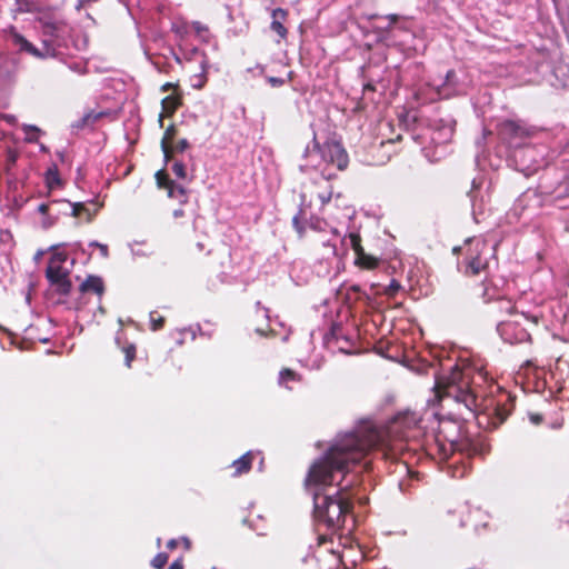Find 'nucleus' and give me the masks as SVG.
<instances>
[{
  "instance_id": "obj_1",
  "label": "nucleus",
  "mask_w": 569,
  "mask_h": 569,
  "mask_svg": "<svg viewBox=\"0 0 569 569\" xmlns=\"http://www.w3.org/2000/svg\"><path fill=\"white\" fill-rule=\"evenodd\" d=\"M420 416L405 410L398 412L386 425L373 421L361 422L353 431L339 436L326 453L309 468L307 490L313 500V519L332 532L353 527L352 502L348 488L342 485L351 465L362 462L368 469L372 450L381 458L395 459L405 455L403 441L417 439L420 435Z\"/></svg>"
},
{
  "instance_id": "obj_2",
  "label": "nucleus",
  "mask_w": 569,
  "mask_h": 569,
  "mask_svg": "<svg viewBox=\"0 0 569 569\" xmlns=\"http://www.w3.org/2000/svg\"><path fill=\"white\" fill-rule=\"evenodd\" d=\"M471 370H461L457 365L450 368L446 376L437 378L435 390L439 400L455 401L473 415L479 427L485 429L498 428L510 413L505 406L490 401L480 410L479 398L471 388Z\"/></svg>"
},
{
  "instance_id": "obj_3",
  "label": "nucleus",
  "mask_w": 569,
  "mask_h": 569,
  "mask_svg": "<svg viewBox=\"0 0 569 569\" xmlns=\"http://www.w3.org/2000/svg\"><path fill=\"white\" fill-rule=\"evenodd\" d=\"M68 257L64 252L54 251L46 269V277L56 292L68 296L71 291L72 283L70 280V268H66Z\"/></svg>"
},
{
  "instance_id": "obj_4",
  "label": "nucleus",
  "mask_w": 569,
  "mask_h": 569,
  "mask_svg": "<svg viewBox=\"0 0 569 569\" xmlns=\"http://www.w3.org/2000/svg\"><path fill=\"white\" fill-rule=\"evenodd\" d=\"M543 130L528 124L523 120L506 119L497 124V132L501 139H532L539 138Z\"/></svg>"
},
{
  "instance_id": "obj_5",
  "label": "nucleus",
  "mask_w": 569,
  "mask_h": 569,
  "mask_svg": "<svg viewBox=\"0 0 569 569\" xmlns=\"http://www.w3.org/2000/svg\"><path fill=\"white\" fill-rule=\"evenodd\" d=\"M307 154L321 158L323 162L336 166L339 170L347 168L349 158L342 144H312L307 147Z\"/></svg>"
},
{
  "instance_id": "obj_6",
  "label": "nucleus",
  "mask_w": 569,
  "mask_h": 569,
  "mask_svg": "<svg viewBox=\"0 0 569 569\" xmlns=\"http://www.w3.org/2000/svg\"><path fill=\"white\" fill-rule=\"evenodd\" d=\"M307 154L321 158L323 162L336 166L339 170L347 168L349 158L342 144H312L307 147Z\"/></svg>"
},
{
  "instance_id": "obj_7",
  "label": "nucleus",
  "mask_w": 569,
  "mask_h": 569,
  "mask_svg": "<svg viewBox=\"0 0 569 569\" xmlns=\"http://www.w3.org/2000/svg\"><path fill=\"white\" fill-rule=\"evenodd\" d=\"M467 244L472 246L469 248L467 258H466V270L467 274L477 276L480 274L488 268V259L487 257H482L485 251L493 250L495 247L489 248L488 243L485 240H475L468 239L466 241Z\"/></svg>"
},
{
  "instance_id": "obj_8",
  "label": "nucleus",
  "mask_w": 569,
  "mask_h": 569,
  "mask_svg": "<svg viewBox=\"0 0 569 569\" xmlns=\"http://www.w3.org/2000/svg\"><path fill=\"white\" fill-rule=\"evenodd\" d=\"M391 147L392 144H357L355 154L363 164L382 166L392 156Z\"/></svg>"
},
{
  "instance_id": "obj_9",
  "label": "nucleus",
  "mask_w": 569,
  "mask_h": 569,
  "mask_svg": "<svg viewBox=\"0 0 569 569\" xmlns=\"http://www.w3.org/2000/svg\"><path fill=\"white\" fill-rule=\"evenodd\" d=\"M513 320H502L497 325V331L505 342L510 345L530 340L528 330L521 325L520 319L530 320L523 313L516 316Z\"/></svg>"
},
{
  "instance_id": "obj_10",
  "label": "nucleus",
  "mask_w": 569,
  "mask_h": 569,
  "mask_svg": "<svg viewBox=\"0 0 569 569\" xmlns=\"http://www.w3.org/2000/svg\"><path fill=\"white\" fill-rule=\"evenodd\" d=\"M462 93L456 71L450 69L447 71L441 83L433 86V94L431 97H422L426 101H437L440 99H450Z\"/></svg>"
},
{
  "instance_id": "obj_11",
  "label": "nucleus",
  "mask_w": 569,
  "mask_h": 569,
  "mask_svg": "<svg viewBox=\"0 0 569 569\" xmlns=\"http://www.w3.org/2000/svg\"><path fill=\"white\" fill-rule=\"evenodd\" d=\"M9 40L17 48L19 52L28 53L38 59H46L48 57L54 56V49L44 42L42 49L33 46L29 40H27L22 34L12 29L9 33Z\"/></svg>"
},
{
  "instance_id": "obj_12",
  "label": "nucleus",
  "mask_w": 569,
  "mask_h": 569,
  "mask_svg": "<svg viewBox=\"0 0 569 569\" xmlns=\"http://www.w3.org/2000/svg\"><path fill=\"white\" fill-rule=\"evenodd\" d=\"M460 450L466 451L468 456L485 457L490 452V443L483 436L467 438L461 445Z\"/></svg>"
},
{
  "instance_id": "obj_13",
  "label": "nucleus",
  "mask_w": 569,
  "mask_h": 569,
  "mask_svg": "<svg viewBox=\"0 0 569 569\" xmlns=\"http://www.w3.org/2000/svg\"><path fill=\"white\" fill-rule=\"evenodd\" d=\"M111 114L110 110H89L78 121L73 122L71 128L72 130L91 129L99 120Z\"/></svg>"
},
{
  "instance_id": "obj_14",
  "label": "nucleus",
  "mask_w": 569,
  "mask_h": 569,
  "mask_svg": "<svg viewBox=\"0 0 569 569\" xmlns=\"http://www.w3.org/2000/svg\"><path fill=\"white\" fill-rule=\"evenodd\" d=\"M420 152L430 163L437 162L448 154L447 144H423Z\"/></svg>"
},
{
  "instance_id": "obj_15",
  "label": "nucleus",
  "mask_w": 569,
  "mask_h": 569,
  "mask_svg": "<svg viewBox=\"0 0 569 569\" xmlns=\"http://www.w3.org/2000/svg\"><path fill=\"white\" fill-rule=\"evenodd\" d=\"M271 16H272V21L270 24V29L273 32H276L280 39H284L288 33L286 27L283 26V21L287 18V11L281 8H277V9L272 10Z\"/></svg>"
},
{
  "instance_id": "obj_16",
  "label": "nucleus",
  "mask_w": 569,
  "mask_h": 569,
  "mask_svg": "<svg viewBox=\"0 0 569 569\" xmlns=\"http://www.w3.org/2000/svg\"><path fill=\"white\" fill-rule=\"evenodd\" d=\"M47 0H14L16 13H33L40 11Z\"/></svg>"
},
{
  "instance_id": "obj_17",
  "label": "nucleus",
  "mask_w": 569,
  "mask_h": 569,
  "mask_svg": "<svg viewBox=\"0 0 569 569\" xmlns=\"http://www.w3.org/2000/svg\"><path fill=\"white\" fill-rule=\"evenodd\" d=\"M436 128L439 131L440 137L445 140L443 142H448L455 132L456 120L452 117L441 118L437 122Z\"/></svg>"
},
{
  "instance_id": "obj_18",
  "label": "nucleus",
  "mask_w": 569,
  "mask_h": 569,
  "mask_svg": "<svg viewBox=\"0 0 569 569\" xmlns=\"http://www.w3.org/2000/svg\"><path fill=\"white\" fill-rule=\"evenodd\" d=\"M82 292H94L101 296L104 291V284L100 277L89 276L80 286Z\"/></svg>"
},
{
  "instance_id": "obj_19",
  "label": "nucleus",
  "mask_w": 569,
  "mask_h": 569,
  "mask_svg": "<svg viewBox=\"0 0 569 569\" xmlns=\"http://www.w3.org/2000/svg\"><path fill=\"white\" fill-rule=\"evenodd\" d=\"M252 463V453L249 451L234 460L231 467L234 469L233 476H240L250 470Z\"/></svg>"
},
{
  "instance_id": "obj_20",
  "label": "nucleus",
  "mask_w": 569,
  "mask_h": 569,
  "mask_svg": "<svg viewBox=\"0 0 569 569\" xmlns=\"http://www.w3.org/2000/svg\"><path fill=\"white\" fill-rule=\"evenodd\" d=\"M156 180L159 188L168 190L169 197H174L176 184L171 181L163 170H159L156 173Z\"/></svg>"
},
{
  "instance_id": "obj_21",
  "label": "nucleus",
  "mask_w": 569,
  "mask_h": 569,
  "mask_svg": "<svg viewBox=\"0 0 569 569\" xmlns=\"http://www.w3.org/2000/svg\"><path fill=\"white\" fill-rule=\"evenodd\" d=\"M46 181L50 189L60 186L61 180L59 177L58 162H53L46 172Z\"/></svg>"
},
{
  "instance_id": "obj_22",
  "label": "nucleus",
  "mask_w": 569,
  "mask_h": 569,
  "mask_svg": "<svg viewBox=\"0 0 569 569\" xmlns=\"http://www.w3.org/2000/svg\"><path fill=\"white\" fill-rule=\"evenodd\" d=\"M433 86H437V83L428 82L426 86H422L417 89L415 92V99L419 104H426L431 103L432 101H425L421 97H431L433 94Z\"/></svg>"
},
{
  "instance_id": "obj_23",
  "label": "nucleus",
  "mask_w": 569,
  "mask_h": 569,
  "mask_svg": "<svg viewBox=\"0 0 569 569\" xmlns=\"http://www.w3.org/2000/svg\"><path fill=\"white\" fill-rule=\"evenodd\" d=\"M199 62H200L201 72L198 74H194L192 77V87L196 89H201L207 81L206 72H207L208 62H207V60H201Z\"/></svg>"
},
{
  "instance_id": "obj_24",
  "label": "nucleus",
  "mask_w": 569,
  "mask_h": 569,
  "mask_svg": "<svg viewBox=\"0 0 569 569\" xmlns=\"http://www.w3.org/2000/svg\"><path fill=\"white\" fill-rule=\"evenodd\" d=\"M26 138L23 142L30 143L39 140L44 133L36 126H23Z\"/></svg>"
},
{
  "instance_id": "obj_25",
  "label": "nucleus",
  "mask_w": 569,
  "mask_h": 569,
  "mask_svg": "<svg viewBox=\"0 0 569 569\" xmlns=\"http://www.w3.org/2000/svg\"><path fill=\"white\" fill-rule=\"evenodd\" d=\"M298 379V375L290 370V369H283L279 373V385L286 386L288 381H296Z\"/></svg>"
},
{
  "instance_id": "obj_26",
  "label": "nucleus",
  "mask_w": 569,
  "mask_h": 569,
  "mask_svg": "<svg viewBox=\"0 0 569 569\" xmlns=\"http://www.w3.org/2000/svg\"><path fill=\"white\" fill-rule=\"evenodd\" d=\"M19 157V152L14 148H7L6 151V167L7 170H10L12 166H14L17 159Z\"/></svg>"
},
{
  "instance_id": "obj_27",
  "label": "nucleus",
  "mask_w": 569,
  "mask_h": 569,
  "mask_svg": "<svg viewBox=\"0 0 569 569\" xmlns=\"http://www.w3.org/2000/svg\"><path fill=\"white\" fill-rule=\"evenodd\" d=\"M122 350H123V352L126 355V366L128 368H130L131 367V362H132V360L136 357V347H134V345L130 343V345L123 347Z\"/></svg>"
},
{
  "instance_id": "obj_28",
  "label": "nucleus",
  "mask_w": 569,
  "mask_h": 569,
  "mask_svg": "<svg viewBox=\"0 0 569 569\" xmlns=\"http://www.w3.org/2000/svg\"><path fill=\"white\" fill-rule=\"evenodd\" d=\"M168 561V555L164 552L158 553L151 561V565L156 569H162Z\"/></svg>"
},
{
  "instance_id": "obj_29",
  "label": "nucleus",
  "mask_w": 569,
  "mask_h": 569,
  "mask_svg": "<svg viewBox=\"0 0 569 569\" xmlns=\"http://www.w3.org/2000/svg\"><path fill=\"white\" fill-rule=\"evenodd\" d=\"M481 182L478 181V179H473L472 180V188L471 190L469 191V197H470V200L472 202V210H473V214H476V210H477V194H476V189H478L480 187Z\"/></svg>"
},
{
  "instance_id": "obj_30",
  "label": "nucleus",
  "mask_w": 569,
  "mask_h": 569,
  "mask_svg": "<svg viewBox=\"0 0 569 569\" xmlns=\"http://www.w3.org/2000/svg\"><path fill=\"white\" fill-rule=\"evenodd\" d=\"M359 261L362 267L368 268V269H373L378 264V261L376 258H372V257H369L366 254H361L359 257Z\"/></svg>"
},
{
  "instance_id": "obj_31",
  "label": "nucleus",
  "mask_w": 569,
  "mask_h": 569,
  "mask_svg": "<svg viewBox=\"0 0 569 569\" xmlns=\"http://www.w3.org/2000/svg\"><path fill=\"white\" fill-rule=\"evenodd\" d=\"M68 204L72 209L73 217H79L82 212H88V208L82 202H74V203L68 202Z\"/></svg>"
},
{
  "instance_id": "obj_32",
  "label": "nucleus",
  "mask_w": 569,
  "mask_h": 569,
  "mask_svg": "<svg viewBox=\"0 0 569 569\" xmlns=\"http://www.w3.org/2000/svg\"><path fill=\"white\" fill-rule=\"evenodd\" d=\"M397 470L399 472H402V471L407 472L410 476V478L417 477V473L410 468V463L407 460H402L401 462H399L397 465Z\"/></svg>"
},
{
  "instance_id": "obj_33",
  "label": "nucleus",
  "mask_w": 569,
  "mask_h": 569,
  "mask_svg": "<svg viewBox=\"0 0 569 569\" xmlns=\"http://www.w3.org/2000/svg\"><path fill=\"white\" fill-rule=\"evenodd\" d=\"M349 240H350V244L353 248V250L359 253V251L362 250V248L360 246V237H359V234L350 233L349 234Z\"/></svg>"
},
{
  "instance_id": "obj_34",
  "label": "nucleus",
  "mask_w": 569,
  "mask_h": 569,
  "mask_svg": "<svg viewBox=\"0 0 569 569\" xmlns=\"http://www.w3.org/2000/svg\"><path fill=\"white\" fill-rule=\"evenodd\" d=\"M172 171L180 179L186 177V168L182 162H174L172 166Z\"/></svg>"
},
{
  "instance_id": "obj_35",
  "label": "nucleus",
  "mask_w": 569,
  "mask_h": 569,
  "mask_svg": "<svg viewBox=\"0 0 569 569\" xmlns=\"http://www.w3.org/2000/svg\"><path fill=\"white\" fill-rule=\"evenodd\" d=\"M400 289V283L397 280H391L385 289V293L392 297Z\"/></svg>"
},
{
  "instance_id": "obj_36",
  "label": "nucleus",
  "mask_w": 569,
  "mask_h": 569,
  "mask_svg": "<svg viewBox=\"0 0 569 569\" xmlns=\"http://www.w3.org/2000/svg\"><path fill=\"white\" fill-rule=\"evenodd\" d=\"M267 81L273 88H279L286 83V80L279 77H268Z\"/></svg>"
},
{
  "instance_id": "obj_37",
  "label": "nucleus",
  "mask_w": 569,
  "mask_h": 569,
  "mask_svg": "<svg viewBox=\"0 0 569 569\" xmlns=\"http://www.w3.org/2000/svg\"><path fill=\"white\" fill-rule=\"evenodd\" d=\"M198 58H200V61L207 60L204 53L201 52L198 48H193L192 50H190V52L188 54V59L191 60V59H198Z\"/></svg>"
},
{
  "instance_id": "obj_38",
  "label": "nucleus",
  "mask_w": 569,
  "mask_h": 569,
  "mask_svg": "<svg viewBox=\"0 0 569 569\" xmlns=\"http://www.w3.org/2000/svg\"><path fill=\"white\" fill-rule=\"evenodd\" d=\"M456 446L453 443H450L449 445V448L447 449L445 445H438L437 448L439 449L440 451V455H441V458L442 459H447L448 458V452L450 450H452Z\"/></svg>"
},
{
  "instance_id": "obj_39",
  "label": "nucleus",
  "mask_w": 569,
  "mask_h": 569,
  "mask_svg": "<svg viewBox=\"0 0 569 569\" xmlns=\"http://www.w3.org/2000/svg\"><path fill=\"white\" fill-rule=\"evenodd\" d=\"M173 146L174 144H167V143L161 144V150H162V153H163V157L166 160H168L170 158L171 153L173 152Z\"/></svg>"
},
{
  "instance_id": "obj_40",
  "label": "nucleus",
  "mask_w": 569,
  "mask_h": 569,
  "mask_svg": "<svg viewBox=\"0 0 569 569\" xmlns=\"http://www.w3.org/2000/svg\"><path fill=\"white\" fill-rule=\"evenodd\" d=\"M163 322H164V319L162 317H160L158 319H154L153 317H151V329L153 331L159 330L160 328H162Z\"/></svg>"
},
{
  "instance_id": "obj_41",
  "label": "nucleus",
  "mask_w": 569,
  "mask_h": 569,
  "mask_svg": "<svg viewBox=\"0 0 569 569\" xmlns=\"http://www.w3.org/2000/svg\"><path fill=\"white\" fill-rule=\"evenodd\" d=\"M133 257H149L150 252L142 249H136L133 244H129Z\"/></svg>"
},
{
  "instance_id": "obj_42",
  "label": "nucleus",
  "mask_w": 569,
  "mask_h": 569,
  "mask_svg": "<svg viewBox=\"0 0 569 569\" xmlns=\"http://www.w3.org/2000/svg\"><path fill=\"white\" fill-rule=\"evenodd\" d=\"M467 473V468L465 466L462 467H456L452 471V477L455 478H462Z\"/></svg>"
},
{
  "instance_id": "obj_43",
  "label": "nucleus",
  "mask_w": 569,
  "mask_h": 569,
  "mask_svg": "<svg viewBox=\"0 0 569 569\" xmlns=\"http://www.w3.org/2000/svg\"><path fill=\"white\" fill-rule=\"evenodd\" d=\"M57 158L61 164L69 163L68 154L64 151L57 152Z\"/></svg>"
},
{
  "instance_id": "obj_44",
  "label": "nucleus",
  "mask_w": 569,
  "mask_h": 569,
  "mask_svg": "<svg viewBox=\"0 0 569 569\" xmlns=\"http://www.w3.org/2000/svg\"><path fill=\"white\" fill-rule=\"evenodd\" d=\"M323 246L326 248H328L330 254H332V256L337 254L336 244L331 240L323 241Z\"/></svg>"
},
{
  "instance_id": "obj_45",
  "label": "nucleus",
  "mask_w": 569,
  "mask_h": 569,
  "mask_svg": "<svg viewBox=\"0 0 569 569\" xmlns=\"http://www.w3.org/2000/svg\"><path fill=\"white\" fill-rule=\"evenodd\" d=\"M386 19L390 21L389 26L386 28V31L390 32L392 30L391 26L399 20V17L397 14H389L386 17Z\"/></svg>"
},
{
  "instance_id": "obj_46",
  "label": "nucleus",
  "mask_w": 569,
  "mask_h": 569,
  "mask_svg": "<svg viewBox=\"0 0 569 569\" xmlns=\"http://www.w3.org/2000/svg\"><path fill=\"white\" fill-rule=\"evenodd\" d=\"M58 30V26L56 23H47L46 24V32L49 34H56Z\"/></svg>"
},
{
  "instance_id": "obj_47",
  "label": "nucleus",
  "mask_w": 569,
  "mask_h": 569,
  "mask_svg": "<svg viewBox=\"0 0 569 569\" xmlns=\"http://www.w3.org/2000/svg\"><path fill=\"white\" fill-rule=\"evenodd\" d=\"M529 419L533 425H539L542 421L541 415L538 413H530Z\"/></svg>"
},
{
  "instance_id": "obj_48",
  "label": "nucleus",
  "mask_w": 569,
  "mask_h": 569,
  "mask_svg": "<svg viewBox=\"0 0 569 569\" xmlns=\"http://www.w3.org/2000/svg\"><path fill=\"white\" fill-rule=\"evenodd\" d=\"M168 569H183V563L181 559L174 560Z\"/></svg>"
},
{
  "instance_id": "obj_49",
  "label": "nucleus",
  "mask_w": 569,
  "mask_h": 569,
  "mask_svg": "<svg viewBox=\"0 0 569 569\" xmlns=\"http://www.w3.org/2000/svg\"><path fill=\"white\" fill-rule=\"evenodd\" d=\"M99 249H100V252L102 254V257L107 258L108 254H109V251H108V246L107 244H99Z\"/></svg>"
},
{
  "instance_id": "obj_50",
  "label": "nucleus",
  "mask_w": 569,
  "mask_h": 569,
  "mask_svg": "<svg viewBox=\"0 0 569 569\" xmlns=\"http://www.w3.org/2000/svg\"><path fill=\"white\" fill-rule=\"evenodd\" d=\"M193 28L198 33L207 30L206 27H203L200 22H193Z\"/></svg>"
},
{
  "instance_id": "obj_51",
  "label": "nucleus",
  "mask_w": 569,
  "mask_h": 569,
  "mask_svg": "<svg viewBox=\"0 0 569 569\" xmlns=\"http://www.w3.org/2000/svg\"><path fill=\"white\" fill-rule=\"evenodd\" d=\"M49 206L47 203H41L38 207V211L42 214H46L48 212Z\"/></svg>"
},
{
  "instance_id": "obj_52",
  "label": "nucleus",
  "mask_w": 569,
  "mask_h": 569,
  "mask_svg": "<svg viewBox=\"0 0 569 569\" xmlns=\"http://www.w3.org/2000/svg\"><path fill=\"white\" fill-rule=\"evenodd\" d=\"M292 223H293L295 228L297 229V231L301 232V228H300V224H299V218L297 216L293 217Z\"/></svg>"
},
{
  "instance_id": "obj_53",
  "label": "nucleus",
  "mask_w": 569,
  "mask_h": 569,
  "mask_svg": "<svg viewBox=\"0 0 569 569\" xmlns=\"http://www.w3.org/2000/svg\"><path fill=\"white\" fill-rule=\"evenodd\" d=\"M177 545H178V541L176 539H171L168 541L167 547L169 549H174L177 547Z\"/></svg>"
},
{
  "instance_id": "obj_54",
  "label": "nucleus",
  "mask_w": 569,
  "mask_h": 569,
  "mask_svg": "<svg viewBox=\"0 0 569 569\" xmlns=\"http://www.w3.org/2000/svg\"><path fill=\"white\" fill-rule=\"evenodd\" d=\"M178 196H183V189L179 186H176V190H174V197L173 198H178Z\"/></svg>"
},
{
  "instance_id": "obj_55",
  "label": "nucleus",
  "mask_w": 569,
  "mask_h": 569,
  "mask_svg": "<svg viewBox=\"0 0 569 569\" xmlns=\"http://www.w3.org/2000/svg\"><path fill=\"white\" fill-rule=\"evenodd\" d=\"M182 216H183V210L177 209V210L173 211V217L174 218H180Z\"/></svg>"
},
{
  "instance_id": "obj_56",
  "label": "nucleus",
  "mask_w": 569,
  "mask_h": 569,
  "mask_svg": "<svg viewBox=\"0 0 569 569\" xmlns=\"http://www.w3.org/2000/svg\"><path fill=\"white\" fill-rule=\"evenodd\" d=\"M170 53L173 57V59L176 60V62L180 64L181 58L177 53H174L172 50L170 51Z\"/></svg>"
},
{
  "instance_id": "obj_57",
  "label": "nucleus",
  "mask_w": 569,
  "mask_h": 569,
  "mask_svg": "<svg viewBox=\"0 0 569 569\" xmlns=\"http://www.w3.org/2000/svg\"><path fill=\"white\" fill-rule=\"evenodd\" d=\"M52 223H53V221H51V220H49V219H46V220H43V222H42V224H43V227H44V228H49V227H51V226H52Z\"/></svg>"
},
{
  "instance_id": "obj_58",
  "label": "nucleus",
  "mask_w": 569,
  "mask_h": 569,
  "mask_svg": "<svg viewBox=\"0 0 569 569\" xmlns=\"http://www.w3.org/2000/svg\"><path fill=\"white\" fill-rule=\"evenodd\" d=\"M171 88H172V83L168 82V83H164L161 89H162V91H168Z\"/></svg>"
},
{
  "instance_id": "obj_59",
  "label": "nucleus",
  "mask_w": 569,
  "mask_h": 569,
  "mask_svg": "<svg viewBox=\"0 0 569 569\" xmlns=\"http://www.w3.org/2000/svg\"><path fill=\"white\" fill-rule=\"evenodd\" d=\"M153 64L160 72L164 71V69L160 66V62L158 60H156Z\"/></svg>"
},
{
  "instance_id": "obj_60",
  "label": "nucleus",
  "mask_w": 569,
  "mask_h": 569,
  "mask_svg": "<svg viewBox=\"0 0 569 569\" xmlns=\"http://www.w3.org/2000/svg\"><path fill=\"white\" fill-rule=\"evenodd\" d=\"M254 69L258 70L259 74H262L264 72V68L260 64H258Z\"/></svg>"
},
{
  "instance_id": "obj_61",
  "label": "nucleus",
  "mask_w": 569,
  "mask_h": 569,
  "mask_svg": "<svg viewBox=\"0 0 569 569\" xmlns=\"http://www.w3.org/2000/svg\"><path fill=\"white\" fill-rule=\"evenodd\" d=\"M42 254H43V251H41V250H40V251H38V252L36 253V256H34V260H36V261H39V260H40V258L42 257Z\"/></svg>"
},
{
  "instance_id": "obj_62",
  "label": "nucleus",
  "mask_w": 569,
  "mask_h": 569,
  "mask_svg": "<svg viewBox=\"0 0 569 569\" xmlns=\"http://www.w3.org/2000/svg\"><path fill=\"white\" fill-rule=\"evenodd\" d=\"M318 540H319V545L323 543V542L326 541V536L320 535V536L318 537Z\"/></svg>"
},
{
  "instance_id": "obj_63",
  "label": "nucleus",
  "mask_w": 569,
  "mask_h": 569,
  "mask_svg": "<svg viewBox=\"0 0 569 569\" xmlns=\"http://www.w3.org/2000/svg\"><path fill=\"white\" fill-rule=\"evenodd\" d=\"M6 119L8 120V122H13L16 121V118L13 116H6Z\"/></svg>"
},
{
  "instance_id": "obj_64",
  "label": "nucleus",
  "mask_w": 569,
  "mask_h": 569,
  "mask_svg": "<svg viewBox=\"0 0 569 569\" xmlns=\"http://www.w3.org/2000/svg\"><path fill=\"white\" fill-rule=\"evenodd\" d=\"M351 290L355 291V292H360L361 291L359 286H352Z\"/></svg>"
}]
</instances>
